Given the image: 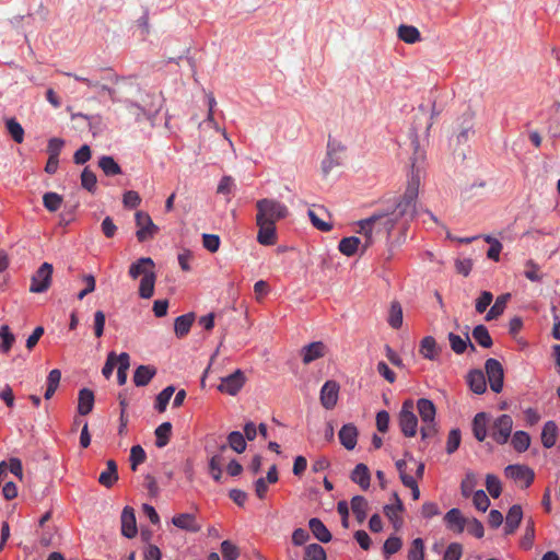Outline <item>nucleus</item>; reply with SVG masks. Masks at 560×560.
I'll use <instances>...</instances> for the list:
<instances>
[{"label": "nucleus", "instance_id": "f257e3e1", "mask_svg": "<svg viewBox=\"0 0 560 560\" xmlns=\"http://www.w3.org/2000/svg\"><path fill=\"white\" fill-rule=\"evenodd\" d=\"M410 139L413 155L411 158V172L407 180L405 192L402 196L387 202L383 210L375 212V215H377L384 229V237L386 240H389L395 229L406 230L418 213L417 201L423 176L425 152L421 149L416 132L410 135Z\"/></svg>", "mask_w": 560, "mask_h": 560}, {"label": "nucleus", "instance_id": "f03ea898", "mask_svg": "<svg viewBox=\"0 0 560 560\" xmlns=\"http://www.w3.org/2000/svg\"><path fill=\"white\" fill-rule=\"evenodd\" d=\"M257 214L256 221L260 222H276L280 219H284L289 214L288 207L275 199L264 198L256 202Z\"/></svg>", "mask_w": 560, "mask_h": 560}, {"label": "nucleus", "instance_id": "7ed1b4c3", "mask_svg": "<svg viewBox=\"0 0 560 560\" xmlns=\"http://www.w3.org/2000/svg\"><path fill=\"white\" fill-rule=\"evenodd\" d=\"M416 407L422 422V427L420 429L422 440L433 438L438 433L435 405L428 398H419Z\"/></svg>", "mask_w": 560, "mask_h": 560}, {"label": "nucleus", "instance_id": "20e7f679", "mask_svg": "<svg viewBox=\"0 0 560 560\" xmlns=\"http://www.w3.org/2000/svg\"><path fill=\"white\" fill-rule=\"evenodd\" d=\"M358 233H360L364 238V242L361 241L362 253L371 247L376 242V240L384 237V229L375 213L366 219L360 220L358 222Z\"/></svg>", "mask_w": 560, "mask_h": 560}, {"label": "nucleus", "instance_id": "39448f33", "mask_svg": "<svg viewBox=\"0 0 560 560\" xmlns=\"http://www.w3.org/2000/svg\"><path fill=\"white\" fill-rule=\"evenodd\" d=\"M398 424L406 438H413L418 432V418L415 413V402L407 399L402 402L398 413Z\"/></svg>", "mask_w": 560, "mask_h": 560}, {"label": "nucleus", "instance_id": "423d86ee", "mask_svg": "<svg viewBox=\"0 0 560 560\" xmlns=\"http://www.w3.org/2000/svg\"><path fill=\"white\" fill-rule=\"evenodd\" d=\"M513 430V419L510 415H501L491 425L490 436L500 445L505 444Z\"/></svg>", "mask_w": 560, "mask_h": 560}, {"label": "nucleus", "instance_id": "0eeeda50", "mask_svg": "<svg viewBox=\"0 0 560 560\" xmlns=\"http://www.w3.org/2000/svg\"><path fill=\"white\" fill-rule=\"evenodd\" d=\"M135 221L138 228L136 236L140 243L153 238L155 234L159 232V226L153 223L151 217L147 212H136Z\"/></svg>", "mask_w": 560, "mask_h": 560}, {"label": "nucleus", "instance_id": "6e6552de", "mask_svg": "<svg viewBox=\"0 0 560 560\" xmlns=\"http://www.w3.org/2000/svg\"><path fill=\"white\" fill-rule=\"evenodd\" d=\"M52 265L44 262L32 277L30 291L33 293L46 292L51 284Z\"/></svg>", "mask_w": 560, "mask_h": 560}, {"label": "nucleus", "instance_id": "1a4fd4ad", "mask_svg": "<svg viewBox=\"0 0 560 560\" xmlns=\"http://www.w3.org/2000/svg\"><path fill=\"white\" fill-rule=\"evenodd\" d=\"M490 388L494 393H501L503 388L504 372L502 364L497 359H488L485 364Z\"/></svg>", "mask_w": 560, "mask_h": 560}, {"label": "nucleus", "instance_id": "9d476101", "mask_svg": "<svg viewBox=\"0 0 560 560\" xmlns=\"http://www.w3.org/2000/svg\"><path fill=\"white\" fill-rule=\"evenodd\" d=\"M504 472L508 478H511L516 482L523 483L524 488H528L535 479L534 470L526 465H509L505 467Z\"/></svg>", "mask_w": 560, "mask_h": 560}, {"label": "nucleus", "instance_id": "9b49d317", "mask_svg": "<svg viewBox=\"0 0 560 560\" xmlns=\"http://www.w3.org/2000/svg\"><path fill=\"white\" fill-rule=\"evenodd\" d=\"M245 384V375L241 370H236L234 373L222 377L218 389L221 393L229 394L231 396L236 395Z\"/></svg>", "mask_w": 560, "mask_h": 560}, {"label": "nucleus", "instance_id": "f8f14e48", "mask_svg": "<svg viewBox=\"0 0 560 560\" xmlns=\"http://www.w3.org/2000/svg\"><path fill=\"white\" fill-rule=\"evenodd\" d=\"M339 388V384L335 381H327L322 386L319 400L325 409L330 410L337 405Z\"/></svg>", "mask_w": 560, "mask_h": 560}, {"label": "nucleus", "instance_id": "ddd939ff", "mask_svg": "<svg viewBox=\"0 0 560 560\" xmlns=\"http://www.w3.org/2000/svg\"><path fill=\"white\" fill-rule=\"evenodd\" d=\"M490 416L487 412H478L471 422V430L478 442H483L489 433Z\"/></svg>", "mask_w": 560, "mask_h": 560}, {"label": "nucleus", "instance_id": "4468645a", "mask_svg": "<svg viewBox=\"0 0 560 560\" xmlns=\"http://www.w3.org/2000/svg\"><path fill=\"white\" fill-rule=\"evenodd\" d=\"M172 524L188 533H198L201 529V525L197 522V517L191 513H180L172 518Z\"/></svg>", "mask_w": 560, "mask_h": 560}, {"label": "nucleus", "instance_id": "2eb2a0df", "mask_svg": "<svg viewBox=\"0 0 560 560\" xmlns=\"http://www.w3.org/2000/svg\"><path fill=\"white\" fill-rule=\"evenodd\" d=\"M121 534L126 538H133L137 533V523L135 511L130 506H125L121 512Z\"/></svg>", "mask_w": 560, "mask_h": 560}, {"label": "nucleus", "instance_id": "dca6fc26", "mask_svg": "<svg viewBox=\"0 0 560 560\" xmlns=\"http://www.w3.org/2000/svg\"><path fill=\"white\" fill-rule=\"evenodd\" d=\"M444 522L448 529L457 534L463 533L466 526V518L463 516L460 510L457 508H453L446 512L444 516Z\"/></svg>", "mask_w": 560, "mask_h": 560}, {"label": "nucleus", "instance_id": "f3484780", "mask_svg": "<svg viewBox=\"0 0 560 560\" xmlns=\"http://www.w3.org/2000/svg\"><path fill=\"white\" fill-rule=\"evenodd\" d=\"M341 445L351 451L355 447L358 442V429L352 423H347L341 427L338 433Z\"/></svg>", "mask_w": 560, "mask_h": 560}, {"label": "nucleus", "instance_id": "a211bd4d", "mask_svg": "<svg viewBox=\"0 0 560 560\" xmlns=\"http://www.w3.org/2000/svg\"><path fill=\"white\" fill-rule=\"evenodd\" d=\"M256 224L259 228L257 234L258 243L265 246L273 245L277 241L276 225L272 222L265 223L260 221H256Z\"/></svg>", "mask_w": 560, "mask_h": 560}, {"label": "nucleus", "instance_id": "6ab92c4d", "mask_svg": "<svg viewBox=\"0 0 560 560\" xmlns=\"http://www.w3.org/2000/svg\"><path fill=\"white\" fill-rule=\"evenodd\" d=\"M326 346L322 341H314L304 346L301 350L303 363L310 364L311 362L323 358L325 355Z\"/></svg>", "mask_w": 560, "mask_h": 560}, {"label": "nucleus", "instance_id": "aec40b11", "mask_svg": "<svg viewBox=\"0 0 560 560\" xmlns=\"http://www.w3.org/2000/svg\"><path fill=\"white\" fill-rule=\"evenodd\" d=\"M522 518H523L522 506L518 504L512 505L510 508V510L506 514V518H505V526H504L505 535L513 534L517 529Z\"/></svg>", "mask_w": 560, "mask_h": 560}, {"label": "nucleus", "instance_id": "412c9836", "mask_svg": "<svg viewBox=\"0 0 560 560\" xmlns=\"http://www.w3.org/2000/svg\"><path fill=\"white\" fill-rule=\"evenodd\" d=\"M467 384L471 392L481 395L487 389L486 376L481 370H472L467 375Z\"/></svg>", "mask_w": 560, "mask_h": 560}, {"label": "nucleus", "instance_id": "4be33fe9", "mask_svg": "<svg viewBox=\"0 0 560 560\" xmlns=\"http://www.w3.org/2000/svg\"><path fill=\"white\" fill-rule=\"evenodd\" d=\"M156 369L152 365H139L133 373V383L138 387L147 386L155 376Z\"/></svg>", "mask_w": 560, "mask_h": 560}, {"label": "nucleus", "instance_id": "5701e85b", "mask_svg": "<svg viewBox=\"0 0 560 560\" xmlns=\"http://www.w3.org/2000/svg\"><path fill=\"white\" fill-rule=\"evenodd\" d=\"M350 478L354 483H358L361 489L368 490L370 488L371 475L365 464H358L352 470Z\"/></svg>", "mask_w": 560, "mask_h": 560}, {"label": "nucleus", "instance_id": "b1692460", "mask_svg": "<svg viewBox=\"0 0 560 560\" xmlns=\"http://www.w3.org/2000/svg\"><path fill=\"white\" fill-rule=\"evenodd\" d=\"M154 262L150 257H141L129 267V276L132 279L144 277L145 272H153Z\"/></svg>", "mask_w": 560, "mask_h": 560}, {"label": "nucleus", "instance_id": "393cba45", "mask_svg": "<svg viewBox=\"0 0 560 560\" xmlns=\"http://www.w3.org/2000/svg\"><path fill=\"white\" fill-rule=\"evenodd\" d=\"M308 526L314 537L320 542H329L331 540V534L326 527V525L316 517H313L308 522Z\"/></svg>", "mask_w": 560, "mask_h": 560}, {"label": "nucleus", "instance_id": "a878e982", "mask_svg": "<svg viewBox=\"0 0 560 560\" xmlns=\"http://www.w3.org/2000/svg\"><path fill=\"white\" fill-rule=\"evenodd\" d=\"M106 465V470L101 472L98 482L106 488H110L118 480L117 464L115 460L108 459Z\"/></svg>", "mask_w": 560, "mask_h": 560}, {"label": "nucleus", "instance_id": "bb28decb", "mask_svg": "<svg viewBox=\"0 0 560 560\" xmlns=\"http://www.w3.org/2000/svg\"><path fill=\"white\" fill-rule=\"evenodd\" d=\"M447 338H448V341H450L452 350L456 354L464 353L465 350L467 349V347H469L471 351H475V349H476L475 346L470 342L469 336L467 334L463 338L459 335H456L454 332H450Z\"/></svg>", "mask_w": 560, "mask_h": 560}, {"label": "nucleus", "instance_id": "cd10ccee", "mask_svg": "<svg viewBox=\"0 0 560 560\" xmlns=\"http://www.w3.org/2000/svg\"><path fill=\"white\" fill-rule=\"evenodd\" d=\"M194 320H195L194 313H188V314H184V315L176 317L175 322H174L175 335L178 338L185 337L189 332Z\"/></svg>", "mask_w": 560, "mask_h": 560}, {"label": "nucleus", "instance_id": "c85d7f7f", "mask_svg": "<svg viewBox=\"0 0 560 560\" xmlns=\"http://www.w3.org/2000/svg\"><path fill=\"white\" fill-rule=\"evenodd\" d=\"M397 36L406 44H415L421 40V34L416 26L401 24L397 30Z\"/></svg>", "mask_w": 560, "mask_h": 560}, {"label": "nucleus", "instance_id": "c756f323", "mask_svg": "<svg viewBox=\"0 0 560 560\" xmlns=\"http://www.w3.org/2000/svg\"><path fill=\"white\" fill-rule=\"evenodd\" d=\"M558 436V427L553 421H547L541 431V443L546 448L555 446Z\"/></svg>", "mask_w": 560, "mask_h": 560}, {"label": "nucleus", "instance_id": "7c9ffc66", "mask_svg": "<svg viewBox=\"0 0 560 560\" xmlns=\"http://www.w3.org/2000/svg\"><path fill=\"white\" fill-rule=\"evenodd\" d=\"M440 348L432 336L424 337L420 342V353L424 359L435 360L439 355Z\"/></svg>", "mask_w": 560, "mask_h": 560}, {"label": "nucleus", "instance_id": "2f4dec72", "mask_svg": "<svg viewBox=\"0 0 560 560\" xmlns=\"http://www.w3.org/2000/svg\"><path fill=\"white\" fill-rule=\"evenodd\" d=\"M94 406V394L88 388L79 392L78 412L82 416L90 413Z\"/></svg>", "mask_w": 560, "mask_h": 560}, {"label": "nucleus", "instance_id": "473e14b6", "mask_svg": "<svg viewBox=\"0 0 560 560\" xmlns=\"http://www.w3.org/2000/svg\"><path fill=\"white\" fill-rule=\"evenodd\" d=\"M360 248L362 249L361 238L357 236L343 237L338 245L340 253L348 257L353 256Z\"/></svg>", "mask_w": 560, "mask_h": 560}, {"label": "nucleus", "instance_id": "72a5a7b5", "mask_svg": "<svg viewBox=\"0 0 560 560\" xmlns=\"http://www.w3.org/2000/svg\"><path fill=\"white\" fill-rule=\"evenodd\" d=\"M155 272H145L144 277H142L139 285V295L142 299H150L154 293V284H155Z\"/></svg>", "mask_w": 560, "mask_h": 560}, {"label": "nucleus", "instance_id": "f704fd0d", "mask_svg": "<svg viewBox=\"0 0 560 560\" xmlns=\"http://www.w3.org/2000/svg\"><path fill=\"white\" fill-rule=\"evenodd\" d=\"M510 298H511L510 293L501 294L500 296H498L494 304L490 307V310L486 314V320L489 322V320L495 319L500 315H502Z\"/></svg>", "mask_w": 560, "mask_h": 560}, {"label": "nucleus", "instance_id": "c9c22d12", "mask_svg": "<svg viewBox=\"0 0 560 560\" xmlns=\"http://www.w3.org/2000/svg\"><path fill=\"white\" fill-rule=\"evenodd\" d=\"M351 510L355 515L359 523H362L366 518L368 514V501L362 495H354L351 499Z\"/></svg>", "mask_w": 560, "mask_h": 560}, {"label": "nucleus", "instance_id": "e433bc0d", "mask_svg": "<svg viewBox=\"0 0 560 560\" xmlns=\"http://www.w3.org/2000/svg\"><path fill=\"white\" fill-rule=\"evenodd\" d=\"M155 434V445L159 448H162L167 445L170 442V438L172 434V423L171 422H163L161 423L154 431Z\"/></svg>", "mask_w": 560, "mask_h": 560}, {"label": "nucleus", "instance_id": "4c0bfd02", "mask_svg": "<svg viewBox=\"0 0 560 560\" xmlns=\"http://www.w3.org/2000/svg\"><path fill=\"white\" fill-rule=\"evenodd\" d=\"M402 307L398 301H393L390 303L389 314H388V325L394 328L398 329L402 326Z\"/></svg>", "mask_w": 560, "mask_h": 560}, {"label": "nucleus", "instance_id": "58836bf2", "mask_svg": "<svg viewBox=\"0 0 560 560\" xmlns=\"http://www.w3.org/2000/svg\"><path fill=\"white\" fill-rule=\"evenodd\" d=\"M85 85L95 91L98 95L107 94L112 101H115L116 92L114 89L109 88L107 84H104L95 77H90L89 80H85Z\"/></svg>", "mask_w": 560, "mask_h": 560}, {"label": "nucleus", "instance_id": "ea45409f", "mask_svg": "<svg viewBox=\"0 0 560 560\" xmlns=\"http://www.w3.org/2000/svg\"><path fill=\"white\" fill-rule=\"evenodd\" d=\"M98 166L106 176H115L121 174V167L109 155L102 156L98 161Z\"/></svg>", "mask_w": 560, "mask_h": 560}, {"label": "nucleus", "instance_id": "a19ab883", "mask_svg": "<svg viewBox=\"0 0 560 560\" xmlns=\"http://www.w3.org/2000/svg\"><path fill=\"white\" fill-rule=\"evenodd\" d=\"M5 127L13 141L22 143L24 140V129L22 125L14 117L5 119Z\"/></svg>", "mask_w": 560, "mask_h": 560}, {"label": "nucleus", "instance_id": "79ce46f5", "mask_svg": "<svg viewBox=\"0 0 560 560\" xmlns=\"http://www.w3.org/2000/svg\"><path fill=\"white\" fill-rule=\"evenodd\" d=\"M511 444L516 452L523 453L530 445V436L525 431H516L512 436Z\"/></svg>", "mask_w": 560, "mask_h": 560}, {"label": "nucleus", "instance_id": "37998d69", "mask_svg": "<svg viewBox=\"0 0 560 560\" xmlns=\"http://www.w3.org/2000/svg\"><path fill=\"white\" fill-rule=\"evenodd\" d=\"M472 337L482 348H490L493 343L488 328L485 325H477L472 329Z\"/></svg>", "mask_w": 560, "mask_h": 560}, {"label": "nucleus", "instance_id": "c03bdc74", "mask_svg": "<svg viewBox=\"0 0 560 560\" xmlns=\"http://www.w3.org/2000/svg\"><path fill=\"white\" fill-rule=\"evenodd\" d=\"M334 144L335 142H332L331 139H329L327 144V155L322 162V168L324 174H328L335 166L340 164L339 156L334 155Z\"/></svg>", "mask_w": 560, "mask_h": 560}, {"label": "nucleus", "instance_id": "a18cd8bd", "mask_svg": "<svg viewBox=\"0 0 560 560\" xmlns=\"http://www.w3.org/2000/svg\"><path fill=\"white\" fill-rule=\"evenodd\" d=\"M404 510V504L401 501H398V504H386L384 506V513L388 517V520L394 524L396 528L401 525V520L398 514Z\"/></svg>", "mask_w": 560, "mask_h": 560}, {"label": "nucleus", "instance_id": "49530a36", "mask_svg": "<svg viewBox=\"0 0 560 560\" xmlns=\"http://www.w3.org/2000/svg\"><path fill=\"white\" fill-rule=\"evenodd\" d=\"M228 443L229 446L238 454L246 450V440L240 431H232L228 435Z\"/></svg>", "mask_w": 560, "mask_h": 560}, {"label": "nucleus", "instance_id": "de8ad7c7", "mask_svg": "<svg viewBox=\"0 0 560 560\" xmlns=\"http://www.w3.org/2000/svg\"><path fill=\"white\" fill-rule=\"evenodd\" d=\"M174 392L175 387L173 385H170L158 394L154 407L159 412H163L166 410L167 404L172 398Z\"/></svg>", "mask_w": 560, "mask_h": 560}, {"label": "nucleus", "instance_id": "09e8293b", "mask_svg": "<svg viewBox=\"0 0 560 560\" xmlns=\"http://www.w3.org/2000/svg\"><path fill=\"white\" fill-rule=\"evenodd\" d=\"M43 203L48 211L55 212L61 207L62 197L57 192L49 191L44 194Z\"/></svg>", "mask_w": 560, "mask_h": 560}, {"label": "nucleus", "instance_id": "8fccbe9b", "mask_svg": "<svg viewBox=\"0 0 560 560\" xmlns=\"http://www.w3.org/2000/svg\"><path fill=\"white\" fill-rule=\"evenodd\" d=\"M96 175L89 167H85L81 173V185L84 189L90 192H94L96 189Z\"/></svg>", "mask_w": 560, "mask_h": 560}, {"label": "nucleus", "instance_id": "3c124183", "mask_svg": "<svg viewBox=\"0 0 560 560\" xmlns=\"http://www.w3.org/2000/svg\"><path fill=\"white\" fill-rule=\"evenodd\" d=\"M408 560H424V542L422 538H415L408 551Z\"/></svg>", "mask_w": 560, "mask_h": 560}, {"label": "nucleus", "instance_id": "603ef678", "mask_svg": "<svg viewBox=\"0 0 560 560\" xmlns=\"http://www.w3.org/2000/svg\"><path fill=\"white\" fill-rule=\"evenodd\" d=\"M0 337L2 339V342L0 345V350L3 353H8L15 340L14 335L10 331V328L8 325H2L0 327Z\"/></svg>", "mask_w": 560, "mask_h": 560}, {"label": "nucleus", "instance_id": "864d4df0", "mask_svg": "<svg viewBox=\"0 0 560 560\" xmlns=\"http://www.w3.org/2000/svg\"><path fill=\"white\" fill-rule=\"evenodd\" d=\"M534 539H535L534 521L529 520L527 522V525H526L525 530H524V535H523L522 540H521V547L523 549H525V550L530 549L533 547Z\"/></svg>", "mask_w": 560, "mask_h": 560}, {"label": "nucleus", "instance_id": "5fc2aeb1", "mask_svg": "<svg viewBox=\"0 0 560 560\" xmlns=\"http://www.w3.org/2000/svg\"><path fill=\"white\" fill-rule=\"evenodd\" d=\"M305 560H326L325 549L318 544H311L305 549Z\"/></svg>", "mask_w": 560, "mask_h": 560}, {"label": "nucleus", "instance_id": "6e6d98bb", "mask_svg": "<svg viewBox=\"0 0 560 560\" xmlns=\"http://www.w3.org/2000/svg\"><path fill=\"white\" fill-rule=\"evenodd\" d=\"M147 458L145 452L141 445H135L130 450V466L135 471L138 465L142 464Z\"/></svg>", "mask_w": 560, "mask_h": 560}, {"label": "nucleus", "instance_id": "4d7b16f0", "mask_svg": "<svg viewBox=\"0 0 560 560\" xmlns=\"http://www.w3.org/2000/svg\"><path fill=\"white\" fill-rule=\"evenodd\" d=\"M402 546V541L397 536H390L388 537L383 546V552L386 557H389L400 550Z\"/></svg>", "mask_w": 560, "mask_h": 560}, {"label": "nucleus", "instance_id": "13d9d810", "mask_svg": "<svg viewBox=\"0 0 560 560\" xmlns=\"http://www.w3.org/2000/svg\"><path fill=\"white\" fill-rule=\"evenodd\" d=\"M462 435L459 429H452L447 436L446 453L453 454L460 445Z\"/></svg>", "mask_w": 560, "mask_h": 560}, {"label": "nucleus", "instance_id": "bf43d9fd", "mask_svg": "<svg viewBox=\"0 0 560 560\" xmlns=\"http://www.w3.org/2000/svg\"><path fill=\"white\" fill-rule=\"evenodd\" d=\"M221 552L224 560H236L240 557L238 548L230 540L221 542Z\"/></svg>", "mask_w": 560, "mask_h": 560}, {"label": "nucleus", "instance_id": "052dcab7", "mask_svg": "<svg viewBox=\"0 0 560 560\" xmlns=\"http://www.w3.org/2000/svg\"><path fill=\"white\" fill-rule=\"evenodd\" d=\"M486 488L491 497L499 498L502 491L501 481L494 475H487Z\"/></svg>", "mask_w": 560, "mask_h": 560}, {"label": "nucleus", "instance_id": "680f3d73", "mask_svg": "<svg viewBox=\"0 0 560 560\" xmlns=\"http://www.w3.org/2000/svg\"><path fill=\"white\" fill-rule=\"evenodd\" d=\"M472 503L477 510L486 512L490 505V500L483 490H477L472 494Z\"/></svg>", "mask_w": 560, "mask_h": 560}, {"label": "nucleus", "instance_id": "e2e57ef3", "mask_svg": "<svg viewBox=\"0 0 560 560\" xmlns=\"http://www.w3.org/2000/svg\"><path fill=\"white\" fill-rule=\"evenodd\" d=\"M476 486V477L472 472H467L465 478L460 483V491L463 497L468 498L474 494V489Z\"/></svg>", "mask_w": 560, "mask_h": 560}, {"label": "nucleus", "instance_id": "0e129e2a", "mask_svg": "<svg viewBox=\"0 0 560 560\" xmlns=\"http://www.w3.org/2000/svg\"><path fill=\"white\" fill-rule=\"evenodd\" d=\"M82 280L85 283V287H83V290L77 294L78 300H83L88 294L92 293L96 285L95 277L91 273L83 275Z\"/></svg>", "mask_w": 560, "mask_h": 560}, {"label": "nucleus", "instance_id": "69168bd1", "mask_svg": "<svg viewBox=\"0 0 560 560\" xmlns=\"http://www.w3.org/2000/svg\"><path fill=\"white\" fill-rule=\"evenodd\" d=\"M202 245L210 253L218 252L220 247V237L215 234H202Z\"/></svg>", "mask_w": 560, "mask_h": 560}, {"label": "nucleus", "instance_id": "338daca9", "mask_svg": "<svg viewBox=\"0 0 560 560\" xmlns=\"http://www.w3.org/2000/svg\"><path fill=\"white\" fill-rule=\"evenodd\" d=\"M222 456L221 455H213L209 460V468L212 475V478L215 481H220L222 476Z\"/></svg>", "mask_w": 560, "mask_h": 560}, {"label": "nucleus", "instance_id": "774afa93", "mask_svg": "<svg viewBox=\"0 0 560 560\" xmlns=\"http://www.w3.org/2000/svg\"><path fill=\"white\" fill-rule=\"evenodd\" d=\"M463 555V547L458 542H452L447 546L443 560H459Z\"/></svg>", "mask_w": 560, "mask_h": 560}]
</instances>
